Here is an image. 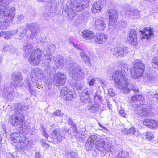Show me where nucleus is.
Returning <instances> with one entry per match:
<instances>
[{"mask_svg":"<svg viewBox=\"0 0 158 158\" xmlns=\"http://www.w3.org/2000/svg\"><path fill=\"white\" fill-rule=\"evenodd\" d=\"M123 10L125 14L127 16L130 18H132L133 9L131 8L128 5H124L123 7Z\"/></svg>","mask_w":158,"mask_h":158,"instance_id":"bb28decb","label":"nucleus"},{"mask_svg":"<svg viewBox=\"0 0 158 158\" xmlns=\"http://www.w3.org/2000/svg\"><path fill=\"white\" fill-rule=\"evenodd\" d=\"M26 26L29 30L31 33L27 35L26 32V30L23 27H20L16 30L18 33V39L19 40L22 39L24 36H26L28 38H33L37 34L38 25L37 24L35 23H32L29 24L27 23L26 24Z\"/></svg>","mask_w":158,"mask_h":158,"instance_id":"20e7f679","label":"nucleus"},{"mask_svg":"<svg viewBox=\"0 0 158 158\" xmlns=\"http://www.w3.org/2000/svg\"><path fill=\"white\" fill-rule=\"evenodd\" d=\"M12 78L14 81L19 82L22 79L21 74L19 72H15L12 74Z\"/></svg>","mask_w":158,"mask_h":158,"instance_id":"f704fd0d","label":"nucleus"},{"mask_svg":"<svg viewBox=\"0 0 158 158\" xmlns=\"http://www.w3.org/2000/svg\"><path fill=\"white\" fill-rule=\"evenodd\" d=\"M77 134L75 135L76 138L79 139L80 141H82L85 139V136L84 134L82 132L78 133L76 132Z\"/></svg>","mask_w":158,"mask_h":158,"instance_id":"79ce46f5","label":"nucleus"},{"mask_svg":"<svg viewBox=\"0 0 158 158\" xmlns=\"http://www.w3.org/2000/svg\"><path fill=\"white\" fill-rule=\"evenodd\" d=\"M43 133L42 134L47 139L48 138V134L46 133V132L45 131V130L44 129H43Z\"/></svg>","mask_w":158,"mask_h":158,"instance_id":"0e129e2a","label":"nucleus"},{"mask_svg":"<svg viewBox=\"0 0 158 158\" xmlns=\"http://www.w3.org/2000/svg\"><path fill=\"white\" fill-rule=\"evenodd\" d=\"M2 94L4 97L11 99L15 97L16 93L13 91L12 88L10 87L4 89Z\"/></svg>","mask_w":158,"mask_h":158,"instance_id":"412c9836","label":"nucleus"},{"mask_svg":"<svg viewBox=\"0 0 158 158\" xmlns=\"http://www.w3.org/2000/svg\"><path fill=\"white\" fill-rule=\"evenodd\" d=\"M18 20L21 21L23 20L24 19V17L23 15H19V16H18Z\"/></svg>","mask_w":158,"mask_h":158,"instance_id":"338daca9","label":"nucleus"},{"mask_svg":"<svg viewBox=\"0 0 158 158\" xmlns=\"http://www.w3.org/2000/svg\"><path fill=\"white\" fill-rule=\"evenodd\" d=\"M109 15L108 25L112 26L117 21L118 14L116 10L114 9H111L108 10Z\"/></svg>","mask_w":158,"mask_h":158,"instance_id":"f3484780","label":"nucleus"},{"mask_svg":"<svg viewBox=\"0 0 158 158\" xmlns=\"http://www.w3.org/2000/svg\"><path fill=\"white\" fill-rule=\"evenodd\" d=\"M108 94L110 96L114 97L115 95V93L113 92L112 89H108Z\"/></svg>","mask_w":158,"mask_h":158,"instance_id":"6e6d98bb","label":"nucleus"},{"mask_svg":"<svg viewBox=\"0 0 158 158\" xmlns=\"http://www.w3.org/2000/svg\"><path fill=\"white\" fill-rule=\"evenodd\" d=\"M54 58L55 64L58 68H61L63 66L64 64V61L63 58L60 55H57Z\"/></svg>","mask_w":158,"mask_h":158,"instance_id":"393cba45","label":"nucleus"},{"mask_svg":"<svg viewBox=\"0 0 158 158\" xmlns=\"http://www.w3.org/2000/svg\"><path fill=\"white\" fill-rule=\"evenodd\" d=\"M110 51L113 56L117 57H121L128 52V48L126 47H116L112 48Z\"/></svg>","mask_w":158,"mask_h":158,"instance_id":"ddd939ff","label":"nucleus"},{"mask_svg":"<svg viewBox=\"0 0 158 158\" xmlns=\"http://www.w3.org/2000/svg\"><path fill=\"white\" fill-rule=\"evenodd\" d=\"M112 78L117 89L122 90L125 93L128 92V85L130 84L128 76H122L119 72L116 71L113 74Z\"/></svg>","mask_w":158,"mask_h":158,"instance_id":"7ed1b4c3","label":"nucleus"},{"mask_svg":"<svg viewBox=\"0 0 158 158\" xmlns=\"http://www.w3.org/2000/svg\"><path fill=\"white\" fill-rule=\"evenodd\" d=\"M32 81L38 82L39 80H41L43 78V73L41 69L38 68L33 69L31 73Z\"/></svg>","mask_w":158,"mask_h":158,"instance_id":"dca6fc26","label":"nucleus"},{"mask_svg":"<svg viewBox=\"0 0 158 158\" xmlns=\"http://www.w3.org/2000/svg\"><path fill=\"white\" fill-rule=\"evenodd\" d=\"M68 123L70 125L73 126L74 125V123L70 118H69L68 119Z\"/></svg>","mask_w":158,"mask_h":158,"instance_id":"69168bd1","label":"nucleus"},{"mask_svg":"<svg viewBox=\"0 0 158 158\" xmlns=\"http://www.w3.org/2000/svg\"><path fill=\"white\" fill-rule=\"evenodd\" d=\"M34 158H42V157L40 153L36 152L35 154Z\"/></svg>","mask_w":158,"mask_h":158,"instance_id":"680f3d73","label":"nucleus"},{"mask_svg":"<svg viewBox=\"0 0 158 158\" xmlns=\"http://www.w3.org/2000/svg\"><path fill=\"white\" fill-rule=\"evenodd\" d=\"M121 131L129 135H132L134 134L136 131L135 128L134 127L131 128L129 129H127L124 128L122 129Z\"/></svg>","mask_w":158,"mask_h":158,"instance_id":"e433bc0d","label":"nucleus"},{"mask_svg":"<svg viewBox=\"0 0 158 158\" xmlns=\"http://www.w3.org/2000/svg\"><path fill=\"white\" fill-rule=\"evenodd\" d=\"M152 64L154 68L158 69V56L155 57L152 59Z\"/></svg>","mask_w":158,"mask_h":158,"instance_id":"37998d69","label":"nucleus"},{"mask_svg":"<svg viewBox=\"0 0 158 158\" xmlns=\"http://www.w3.org/2000/svg\"><path fill=\"white\" fill-rule=\"evenodd\" d=\"M128 92L127 93L129 92L131 90H132L134 92L136 93L138 92L139 90L138 88L136 87H134L130 83L129 84V85H128Z\"/></svg>","mask_w":158,"mask_h":158,"instance_id":"49530a36","label":"nucleus"},{"mask_svg":"<svg viewBox=\"0 0 158 158\" xmlns=\"http://www.w3.org/2000/svg\"><path fill=\"white\" fill-rule=\"evenodd\" d=\"M95 81L96 80L95 79V78H94L91 79L90 80V81L89 82V85L90 86L93 85L94 84Z\"/></svg>","mask_w":158,"mask_h":158,"instance_id":"052dcab7","label":"nucleus"},{"mask_svg":"<svg viewBox=\"0 0 158 158\" xmlns=\"http://www.w3.org/2000/svg\"><path fill=\"white\" fill-rule=\"evenodd\" d=\"M119 114L121 116L123 117H124L125 115L124 111L123 110H121L119 111Z\"/></svg>","mask_w":158,"mask_h":158,"instance_id":"774afa93","label":"nucleus"},{"mask_svg":"<svg viewBox=\"0 0 158 158\" xmlns=\"http://www.w3.org/2000/svg\"><path fill=\"white\" fill-rule=\"evenodd\" d=\"M32 45L28 43H26L23 45V49L26 53L29 54L32 49Z\"/></svg>","mask_w":158,"mask_h":158,"instance_id":"c9c22d12","label":"nucleus"},{"mask_svg":"<svg viewBox=\"0 0 158 158\" xmlns=\"http://www.w3.org/2000/svg\"><path fill=\"white\" fill-rule=\"evenodd\" d=\"M55 48V46L52 44L47 45L44 49V52L46 55L44 56L43 57L45 62H44L45 66L46 67L47 72L50 73H51V70L52 68L50 65V62L55 58V56H51L52 53L54 52Z\"/></svg>","mask_w":158,"mask_h":158,"instance_id":"39448f33","label":"nucleus"},{"mask_svg":"<svg viewBox=\"0 0 158 158\" xmlns=\"http://www.w3.org/2000/svg\"><path fill=\"white\" fill-rule=\"evenodd\" d=\"M102 98L99 95L96 93L94 96V101L95 103L100 102L102 101Z\"/></svg>","mask_w":158,"mask_h":158,"instance_id":"09e8293b","label":"nucleus"},{"mask_svg":"<svg viewBox=\"0 0 158 158\" xmlns=\"http://www.w3.org/2000/svg\"><path fill=\"white\" fill-rule=\"evenodd\" d=\"M140 14V12L136 10L133 9L132 14V18H134L135 15L139 16Z\"/></svg>","mask_w":158,"mask_h":158,"instance_id":"4d7b16f0","label":"nucleus"},{"mask_svg":"<svg viewBox=\"0 0 158 158\" xmlns=\"http://www.w3.org/2000/svg\"><path fill=\"white\" fill-rule=\"evenodd\" d=\"M96 148L98 151L102 152H107L111 151L112 148L111 144L107 143L103 139H98L96 142Z\"/></svg>","mask_w":158,"mask_h":158,"instance_id":"9d476101","label":"nucleus"},{"mask_svg":"<svg viewBox=\"0 0 158 158\" xmlns=\"http://www.w3.org/2000/svg\"><path fill=\"white\" fill-rule=\"evenodd\" d=\"M71 84L74 85L75 89L78 90H81L83 87V84H77L76 83L72 82Z\"/></svg>","mask_w":158,"mask_h":158,"instance_id":"603ef678","label":"nucleus"},{"mask_svg":"<svg viewBox=\"0 0 158 158\" xmlns=\"http://www.w3.org/2000/svg\"><path fill=\"white\" fill-rule=\"evenodd\" d=\"M152 30L150 27H146L143 31L140 30V31L142 35V39H150L154 34Z\"/></svg>","mask_w":158,"mask_h":158,"instance_id":"aec40b11","label":"nucleus"},{"mask_svg":"<svg viewBox=\"0 0 158 158\" xmlns=\"http://www.w3.org/2000/svg\"><path fill=\"white\" fill-rule=\"evenodd\" d=\"M60 112L61 111L60 110H58L54 112V113L55 115L56 116H62L64 115V114L63 113H61Z\"/></svg>","mask_w":158,"mask_h":158,"instance_id":"bf43d9fd","label":"nucleus"},{"mask_svg":"<svg viewBox=\"0 0 158 158\" xmlns=\"http://www.w3.org/2000/svg\"><path fill=\"white\" fill-rule=\"evenodd\" d=\"M89 4L88 0H68L64 12L67 14L69 19H73L77 15L76 12L82 11Z\"/></svg>","mask_w":158,"mask_h":158,"instance_id":"f257e3e1","label":"nucleus"},{"mask_svg":"<svg viewBox=\"0 0 158 158\" xmlns=\"http://www.w3.org/2000/svg\"><path fill=\"white\" fill-rule=\"evenodd\" d=\"M80 100L82 103H88L90 102V97L89 95H80Z\"/></svg>","mask_w":158,"mask_h":158,"instance_id":"58836bf2","label":"nucleus"},{"mask_svg":"<svg viewBox=\"0 0 158 158\" xmlns=\"http://www.w3.org/2000/svg\"><path fill=\"white\" fill-rule=\"evenodd\" d=\"M138 95L131 97L128 99L129 102L131 103H132L138 102Z\"/></svg>","mask_w":158,"mask_h":158,"instance_id":"a18cd8bd","label":"nucleus"},{"mask_svg":"<svg viewBox=\"0 0 158 158\" xmlns=\"http://www.w3.org/2000/svg\"><path fill=\"white\" fill-rule=\"evenodd\" d=\"M11 139L14 143H19L23 141L24 138L23 135L19 133H15L10 135Z\"/></svg>","mask_w":158,"mask_h":158,"instance_id":"5701e85b","label":"nucleus"},{"mask_svg":"<svg viewBox=\"0 0 158 158\" xmlns=\"http://www.w3.org/2000/svg\"><path fill=\"white\" fill-rule=\"evenodd\" d=\"M80 54L82 60L87 65L90 66H91V64L90 63V60L89 57L82 50L80 52Z\"/></svg>","mask_w":158,"mask_h":158,"instance_id":"c85d7f7f","label":"nucleus"},{"mask_svg":"<svg viewBox=\"0 0 158 158\" xmlns=\"http://www.w3.org/2000/svg\"><path fill=\"white\" fill-rule=\"evenodd\" d=\"M99 137V136L97 134L90 136L88 138L85 144V149L88 151L92 150L94 144L96 145L97 140L100 139Z\"/></svg>","mask_w":158,"mask_h":158,"instance_id":"2eb2a0df","label":"nucleus"},{"mask_svg":"<svg viewBox=\"0 0 158 158\" xmlns=\"http://www.w3.org/2000/svg\"><path fill=\"white\" fill-rule=\"evenodd\" d=\"M15 8L12 7L10 10L9 9V10L8 14L5 16H6V18L9 19V21H12L15 15Z\"/></svg>","mask_w":158,"mask_h":158,"instance_id":"473e14b6","label":"nucleus"},{"mask_svg":"<svg viewBox=\"0 0 158 158\" xmlns=\"http://www.w3.org/2000/svg\"><path fill=\"white\" fill-rule=\"evenodd\" d=\"M11 0H0V19L3 18L8 14L9 7L7 5L9 4Z\"/></svg>","mask_w":158,"mask_h":158,"instance_id":"f8f14e48","label":"nucleus"},{"mask_svg":"<svg viewBox=\"0 0 158 158\" xmlns=\"http://www.w3.org/2000/svg\"><path fill=\"white\" fill-rule=\"evenodd\" d=\"M155 79V77L152 74H149L144 75L143 80L145 83L148 84L154 81Z\"/></svg>","mask_w":158,"mask_h":158,"instance_id":"a878e982","label":"nucleus"},{"mask_svg":"<svg viewBox=\"0 0 158 158\" xmlns=\"http://www.w3.org/2000/svg\"><path fill=\"white\" fill-rule=\"evenodd\" d=\"M143 124L149 128H155L158 127V121L146 119L143 122Z\"/></svg>","mask_w":158,"mask_h":158,"instance_id":"b1692460","label":"nucleus"},{"mask_svg":"<svg viewBox=\"0 0 158 158\" xmlns=\"http://www.w3.org/2000/svg\"><path fill=\"white\" fill-rule=\"evenodd\" d=\"M128 66L126 63H123L121 66V71L120 75L122 76H128L127 72L128 70Z\"/></svg>","mask_w":158,"mask_h":158,"instance_id":"2f4dec72","label":"nucleus"},{"mask_svg":"<svg viewBox=\"0 0 158 158\" xmlns=\"http://www.w3.org/2000/svg\"><path fill=\"white\" fill-rule=\"evenodd\" d=\"M67 156H70V158H79L77 153L73 151L68 152L67 153Z\"/></svg>","mask_w":158,"mask_h":158,"instance_id":"8fccbe9b","label":"nucleus"},{"mask_svg":"<svg viewBox=\"0 0 158 158\" xmlns=\"http://www.w3.org/2000/svg\"><path fill=\"white\" fill-rule=\"evenodd\" d=\"M69 92H68V88L64 87L61 90V96L62 98Z\"/></svg>","mask_w":158,"mask_h":158,"instance_id":"3c124183","label":"nucleus"},{"mask_svg":"<svg viewBox=\"0 0 158 158\" xmlns=\"http://www.w3.org/2000/svg\"><path fill=\"white\" fill-rule=\"evenodd\" d=\"M73 95L71 92L68 93L66 95L64 96L62 98L64 100L67 101L72 100L73 98Z\"/></svg>","mask_w":158,"mask_h":158,"instance_id":"c03bdc74","label":"nucleus"},{"mask_svg":"<svg viewBox=\"0 0 158 158\" xmlns=\"http://www.w3.org/2000/svg\"><path fill=\"white\" fill-rule=\"evenodd\" d=\"M100 106H99L98 104H93L92 106H90L89 110L90 112L92 113H95L98 111H99L102 110Z\"/></svg>","mask_w":158,"mask_h":158,"instance_id":"a19ab883","label":"nucleus"},{"mask_svg":"<svg viewBox=\"0 0 158 158\" xmlns=\"http://www.w3.org/2000/svg\"><path fill=\"white\" fill-rule=\"evenodd\" d=\"M64 136V135H63L59 128L55 129L51 134V138L57 143H60L65 139Z\"/></svg>","mask_w":158,"mask_h":158,"instance_id":"4468645a","label":"nucleus"},{"mask_svg":"<svg viewBox=\"0 0 158 158\" xmlns=\"http://www.w3.org/2000/svg\"><path fill=\"white\" fill-rule=\"evenodd\" d=\"M11 111H15L14 114L12 115L10 119L11 125L15 126L21 125L24 120V117L22 112L28 109V107L24 105L19 103H16L11 106Z\"/></svg>","mask_w":158,"mask_h":158,"instance_id":"f03ea898","label":"nucleus"},{"mask_svg":"<svg viewBox=\"0 0 158 158\" xmlns=\"http://www.w3.org/2000/svg\"><path fill=\"white\" fill-rule=\"evenodd\" d=\"M42 52L41 50L37 49L34 50L29 58V63L32 65L36 66L40 63Z\"/></svg>","mask_w":158,"mask_h":158,"instance_id":"1a4fd4ad","label":"nucleus"},{"mask_svg":"<svg viewBox=\"0 0 158 158\" xmlns=\"http://www.w3.org/2000/svg\"><path fill=\"white\" fill-rule=\"evenodd\" d=\"M136 31L135 29H131L129 30L128 34V40L135 45L137 44Z\"/></svg>","mask_w":158,"mask_h":158,"instance_id":"6ab92c4d","label":"nucleus"},{"mask_svg":"<svg viewBox=\"0 0 158 158\" xmlns=\"http://www.w3.org/2000/svg\"><path fill=\"white\" fill-rule=\"evenodd\" d=\"M37 82H35L34 81H32L31 79V81H28L27 84L29 88V91L31 95H33L35 93V91L33 90L34 87L37 86Z\"/></svg>","mask_w":158,"mask_h":158,"instance_id":"7c9ffc66","label":"nucleus"},{"mask_svg":"<svg viewBox=\"0 0 158 158\" xmlns=\"http://www.w3.org/2000/svg\"><path fill=\"white\" fill-rule=\"evenodd\" d=\"M144 136H145V138L149 140H152L153 138L152 134L151 132H148L144 134Z\"/></svg>","mask_w":158,"mask_h":158,"instance_id":"de8ad7c7","label":"nucleus"},{"mask_svg":"<svg viewBox=\"0 0 158 158\" xmlns=\"http://www.w3.org/2000/svg\"><path fill=\"white\" fill-rule=\"evenodd\" d=\"M94 39L96 43L102 44L106 42L107 38V35L104 34H98L95 35Z\"/></svg>","mask_w":158,"mask_h":158,"instance_id":"4be33fe9","label":"nucleus"},{"mask_svg":"<svg viewBox=\"0 0 158 158\" xmlns=\"http://www.w3.org/2000/svg\"><path fill=\"white\" fill-rule=\"evenodd\" d=\"M132 109L135 114L144 118H148L152 116L150 111L146 108H143V105L136 103L133 105Z\"/></svg>","mask_w":158,"mask_h":158,"instance_id":"6e6552de","label":"nucleus"},{"mask_svg":"<svg viewBox=\"0 0 158 158\" xmlns=\"http://www.w3.org/2000/svg\"><path fill=\"white\" fill-rule=\"evenodd\" d=\"M11 22L9 21V19L7 18H6L5 19H3L0 21V29L1 30L6 29L8 27V23Z\"/></svg>","mask_w":158,"mask_h":158,"instance_id":"72a5a7b5","label":"nucleus"},{"mask_svg":"<svg viewBox=\"0 0 158 158\" xmlns=\"http://www.w3.org/2000/svg\"><path fill=\"white\" fill-rule=\"evenodd\" d=\"M89 89L88 88H86L85 89L83 90L81 93L80 94V95H89L90 94L89 91Z\"/></svg>","mask_w":158,"mask_h":158,"instance_id":"5fc2aeb1","label":"nucleus"},{"mask_svg":"<svg viewBox=\"0 0 158 158\" xmlns=\"http://www.w3.org/2000/svg\"><path fill=\"white\" fill-rule=\"evenodd\" d=\"M145 69L144 64L139 60H137L134 61L133 70L131 72L132 77L137 79L141 77Z\"/></svg>","mask_w":158,"mask_h":158,"instance_id":"423d86ee","label":"nucleus"},{"mask_svg":"<svg viewBox=\"0 0 158 158\" xmlns=\"http://www.w3.org/2000/svg\"><path fill=\"white\" fill-rule=\"evenodd\" d=\"M117 158H128V153L127 152H123V151L119 150L117 154Z\"/></svg>","mask_w":158,"mask_h":158,"instance_id":"ea45409f","label":"nucleus"},{"mask_svg":"<svg viewBox=\"0 0 158 158\" xmlns=\"http://www.w3.org/2000/svg\"><path fill=\"white\" fill-rule=\"evenodd\" d=\"M6 156L7 158H15L12 154L10 153H7Z\"/></svg>","mask_w":158,"mask_h":158,"instance_id":"e2e57ef3","label":"nucleus"},{"mask_svg":"<svg viewBox=\"0 0 158 158\" xmlns=\"http://www.w3.org/2000/svg\"><path fill=\"white\" fill-rule=\"evenodd\" d=\"M17 34V31L16 30L8 31L6 32L5 35L4 36V38L5 39L8 40Z\"/></svg>","mask_w":158,"mask_h":158,"instance_id":"4c0bfd02","label":"nucleus"},{"mask_svg":"<svg viewBox=\"0 0 158 158\" xmlns=\"http://www.w3.org/2000/svg\"><path fill=\"white\" fill-rule=\"evenodd\" d=\"M66 81V76L62 73L58 72L54 75L53 83L56 86L63 85Z\"/></svg>","mask_w":158,"mask_h":158,"instance_id":"9b49d317","label":"nucleus"},{"mask_svg":"<svg viewBox=\"0 0 158 158\" xmlns=\"http://www.w3.org/2000/svg\"><path fill=\"white\" fill-rule=\"evenodd\" d=\"M67 69L70 70L69 74L73 80L76 81H79L84 78V75L83 71L82 70V68L77 64H74L71 68V69L69 68Z\"/></svg>","mask_w":158,"mask_h":158,"instance_id":"0eeeda50","label":"nucleus"},{"mask_svg":"<svg viewBox=\"0 0 158 158\" xmlns=\"http://www.w3.org/2000/svg\"><path fill=\"white\" fill-rule=\"evenodd\" d=\"M93 33L89 30L84 31L82 32V37L85 39L90 40L94 37Z\"/></svg>","mask_w":158,"mask_h":158,"instance_id":"cd10ccee","label":"nucleus"},{"mask_svg":"<svg viewBox=\"0 0 158 158\" xmlns=\"http://www.w3.org/2000/svg\"><path fill=\"white\" fill-rule=\"evenodd\" d=\"M138 102H139L140 104H143L145 102L144 98L141 95H138Z\"/></svg>","mask_w":158,"mask_h":158,"instance_id":"864d4df0","label":"nucleus"},{"mask_svg":"<svg viewBox=\"0 0 158 158\" xmlns=\"http://www.w3.org/2000/svg\"><path fill=\"white\" fill-rule=\"evenodd\" d=\"M82 19V15H79L76 19L75 22L77 23H79Z\"/></svg>","mask_w":158,"mask_h":158,"instance_id":"13d9d810","label":"nucleus"},{"mask_svg":"<svg viewBox=\"0 0 158 158\" xmlns=\"http://www.w3.org/2000/svg\"><path fill=\"white\" fill-rule=\"evenodd\" d=\"M102 9V7L99 2L93 4L91 9L92 12L94 13H99L101 11Z\"/></svg>","mask_w":158,"mask_h":158,"instance_id":"c756f323","label":"nucleus"},{"mask_svg":"<svg viewBox=\"0 0 158 158\" xmlns=\"http://www.w3.org/2000/svg\"><path fill=\"white\" fill-rule=\"evenodd\" d=\"M105 21V19L102 17L95 19L94 22L95 28L100 31L104 29L106 26Z\"/></svg>","mask_w":158,"mask_h":158,"instance_id":"a211bd4d","label":"nucleus"}]
</instances>
